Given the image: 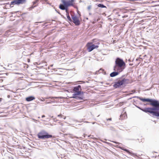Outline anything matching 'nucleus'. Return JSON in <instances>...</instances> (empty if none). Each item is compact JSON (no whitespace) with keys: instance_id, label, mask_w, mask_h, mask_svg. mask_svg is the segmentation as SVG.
<instances>
[{"instance_id":"nucleus-14","label":"nucleus","mask_w":159,"mask_h":159,"mask_svg":"<svg viewBox=\"0 0 159 159\" xmlns=\"http://www.w3.org/2000/svg\"><path fill=\"white\" fill-rule=\"evenodd\" d=\"M119 72L118 71L113 72L110 74V76L111 77H114L118 75Z\"/></svg>"},{"instance_id":"nucleus-6","label":"nucleus","mask_w":159,"mask_h":159,"mask_svg":"<svg viewBox=\"0 0 159 159\" xmlns=\"http://www.w3.org/2000/svg\"><path fill=\"white\" fill-rule=\"evenodd\" d=\"M26 0H14L11 2L10 6L13 7L12 5L23 4L26 3Z\"/></svg>"},{"instance_id":"nucleus-37","label":"nucleus","mask_w":159,"mask_h":159,"mask_svg":"<svg viewBox=\"0 0 159 159\" xmlns=\"http://www.w3.org/2000/svg\"><path fill=\"white\" fill-rule=\"evenodd\" d=\"M133 94V93H130L129 94Z\"/></svg>"},{"instance_id":"nucleus-20","label":"nucleus","mask_w":159,"mask_h":159,"mask_svg":"<svg viewBox=\"0 0 159 159\" xmlns=\"http://www.w3.org/2000/svg\"><path fill=\"white\" fill-rule=\"evenodd\" d=\"M34 5L33 4L32 6L30 7L29 8L30 10H31V9H32L34 8L35 7H36L37 6H38V5L35 6H34Z\"/></svg>"},{"instance_id":"nucleus-27","label":"nucleus","mask_w":159,"mask_h":159,"mask_svg":"<svg viewBox=\"0 0 159 159\" xmlns=\"http://www.w3.org/2000/svg\"><path fill=\"white\" fill-rule=\"evenodd\" d=\"M131 92H133V93H135L136 92V91L134 90H132Z\"/></svg>"},{"instance_id":"nucleus-16","label":"nucleus","mask_w":159,"mask_h":159,"mask_svg":"<svg viewBox=\"0 0 159 159\" xmlns=\"http://www.w3.org/2000/svg\"><path fill=\"white\" fill-rule=\"evenodd\" d=\"M120 117H124V118H127V114L126 112H125L123 114H121L120 115Z\"/></svg>"},{"instance_id":"nucleus-35","label":"nucleus","mask_w":159,"mask_h":159,"mask_svg":"<svg viewBox=\"0 0 159 159\" xmlns=\"http://www.w3.org/2000/svg\"><path fill=\"white\" fill-rule=\"evenodd\" d=\"M63 118L64 119H66V117H64Z\"/></svg>"},{"instance_id":"nucleus-30","label":"nucleus","mask_w":159,"mask_h":159,"mask_svg":"<svg viewBox=\"0 0 159 159\" xmlns=\"http://www.w3.org/2000/svg\"><path fill=\"white\" fill-rule=\"evenodd\" d=\"M45 117V116L44 115H43L42 116V118H44Z\"/></svg>"},{"instance_id":"nucleus-36","label":"nucleus","mask_w":159,"mask_h":159,"mask_svg":"<svg viewBox=\"0 0 159 159\" xmlns=\"http://www.w3.org/2000/svg\"><path fill=\"white\" fill-rule=\"evenodd\" d=\"M133 65V64H129V65L130 66H132Z\"/></svg>"},{"instance_id":"nucleus-26","label":"nucleus","mask_w":159,"mask_h":159,"mask_svg":"<svg viewBox=\"0 0 159 159\" xmlns=\"http://www.w3.org/2000/svg\"><path fill=\"white\" fill-rule=\"evenodd\" d=\"M110 129L111 130H114V128L112 127H110Z\"/></svg>"},{"instance_id":"nucleus-15","label":"nucleus","mask_w":159,"mask_h":159,"mask_svg":"<svg viewBox=\"0 0 159 159\" xmlns=\"http://www.w3.org/2000/svg\"><path fill=\"white\" fill-rule=\"evenodd\" d=\"M66 12V15L67 18L68 20L70 21H72V20L69 15V13L68 11H67Z\"/></svg>"},{"instance_id":"nucleus-9","label":"nucleus","mask_w":159,"mask_h":159,"mask_svg":"<svg viewBox=\"0 0 159 159\" xmlns=\"http://www.w3.org/2000/svg\"><path fill=\"white\" fill-rule=\"evenodd\" d=\"M72 19L73 22L76 25H79L80 24V21L78 18L76 16L72 15Z\"/></svg>"},{"instance_id":"nucleus-43","label":"nucleus","mask_w":159,"mask_h":159,"mask_svg":"<svg viewBox=\"0 0 159 159\" xmlns=\"http://www.w3.org/2000/svg\"><path fill=\"white\" fill-rule=\"evenodd\" d=\"M80 2H82V1L80 0Z\"/></svg>"},{"instance_id":"nucleus-39","label":"nucleus","mask_w":159,"mask_h":159,"mask_svg":"<svg viewBox=\"0 0 159 159\" xmlns=\"http://www.w3.org/2000/svg\"><path fill=\"white\" fill-rule=\"evenodd\" d=\"M40 100L41 101H43V100L41 99H40Z\"/></svg>"},{"instance_id":"nucleus-25","label":"nucleus","mask_w":159,"mask_h":159,"mask_svg":"<svg viewBox=\"0 0 159 159\" xmlns=\"http://www.w3.org/2000/svg\"><path fill=\"white\" fill-rule=\"evenodd\" d=\"M57 116L59 117H61V118H63L62 116H62L61 114H60L58 115Z\"/></svg>"},{"instance_id":"nucleus-29","label":"nucleus","mask_w":159,"mask_h":159,"mask_svg":"<svg viewBox=\"0 0 159 159\" xmlns=\"http://www.w3.org/2000/svg\"><path fill=\"white\" fill-rule=\"evenodd\" d=\"M30 59H27V61L28 62H30Z\"/></svg>"},{"instance_id":"nucleus-38","label":"nucleus","mask_w":159,"mask_h":159,"mask_svg":"<svg viewBox=\"0 0 159 159\" xmlns=\"http://www.w3.org/2000/svg\"><path fill=\"white\" fill-rule=\"evenodd\" d=\"M128 61H130V59H129Z\"/></svg>"},{"instance_id":"nucleus-45","label":"nucleus","mask_w":159,"mask_h":159,"mask_svg":"<svg viewBox=\"0 0 159 159\" xmlns=\"http://www.w3.org/2000/svg\"><path fill=\"white\" fill-rule=\"evenodd\" d=\"M132 98H130V99H132Z\"/></svg>"},{"instance_id":"nucleus-28","label":"nucleus","mask_w":159,"mask_h":159,"mask_svg":"<svg viewBox=\"0 0 159 159\" xmlns=\"http://www.w3.org/2000/svg\"><path fill=\"white\" fill-rule=\"evenodd\" d=\"M111 120V118H108V119H107V120Z\"/></svg>"},{"instance_id":"nucleus-32","label":"nucleus","mask_w":159,"mask_h":159,"mask_svg":"<svg viewBox=\"0 0 159 159\" xmlns=\"http://www.w3.org/2000/svg\"><path fill=\"white\" fill-rule=\"evenodd\" d=\"M50 97H47V98H46V99H49V98H50Z\"/></svg>"},{"instance_id":"nucleus-12","label":"nucleus","mask_w":159,"mask_h":159,"mask_svg":"<svg viewBox=\"0 0 159 159\" xmlns=\"http://www.w3.org/2000/svg\"><path fill=\"white\" fill-rule=\"evenodd\" d=\"M59 8L62 10H65L66 11H68V8L66 7L65 6V5L62 4H60L59 7Z\"/></svg>"},{"instance_id":"nucleus-5","label":"nucleus","mask_w":159,"mask_h":159,"mask_svg":"<svg viewBox=\"0 0 159 159\" xmlns=\"http://www.w3.org/2000/svg\"><path fill=\"white\" fill-rule=\"evenodd\" d=\"M140 110H142L143 111L145 112H149L151 114H152L153 116L157 117V113L155 111H152L153 109H151V108L148 107L144 109H143L140 108V107H137Z\"/></svg>"},{"instance_id":"nucleus-41","label":"nucleus","mask_w":159,"mask_h":159,"mask_svg":"<svg viewBox=\"0 0 159 159\" xmlns=\"http://www.w3.org/2000/svg\"><path fill=\"white\" fill-rule=\"evenodd\" d=\"M95 122H93V123H92V124H95Z\"/></svg>"},{"instance_id":"nucleus-34","label":"nucleus","mask_w":159,"mask_h":159,"mask_svg":"<svg viewBox=\"0 0 159 159\" xmlns=\"http://www.w3.org/2000/svg\"><path fill=\"white\" fill-rule=\"evenodd\" d=\"M46 103H51V102H46Z\"/></svg>"},{"instance_id":"nucleus-19","label":"nucleus","mask_w":159,"mask_h":159,"mask_svg":"<svg viewBox=\"0 0 159 159\" xmlns=\"http://www.w3.org/2000/svg\"><path fill=\"white\" fill-rule=\"evenodd\" d=\"M120 149H121L122 150H124L128 152H129V150L127 149H125L124 148H123V147H119Z\"/></svg>"},{"instance_id":"nucleus-4","label":"nucleus","mask_w":159,"mask_h":159,"mask_svg":"<svg viewBox=\"0 0 159 159\" xmlns=\"http://www.w3.org/2000/svg\"><path fill=\"white\" fill-rule=\"evenodd\" d=\"M37 136L39 138L41 139H48L52 137V135L49 134L47 132L43 130L39 132Z\"/></svg>"},{"instance_id":"nucleus-8","label":"nucleus","mask_w":159,"mask_h":159,"mask_svg":"<svg viewBox=\"0 0 159 159\" xmlns=\"http://www.w3.org/2000/svg\"><path fill=\"white\" fill-rule=\"evenodd\" d=\"M61 2L64 4L65 5V6L68 8V7L69 6H73V3L74 2V0H69L68 1H66L65 0H62Z\"/></svg>"},{"instance_id":"nucleus-2","label":"nucleus","mask_w":159,"mask_h":159,"mask_svg":"<svg viewBox=\"0 0 159 159\" xmlns=\"http://www.w3.org/2000/svg\"><path fill=\"white\" fill-rule=\"evenodd\" d=\"M125 64L122 59L117 58L115 61V65L114 67V70L121 72L125 69Z\"/></svg>"},{"instance_id":"nucleus-22","label":"nucleus","mask_w":159,"mask_h":159,"mask_svg":"<svg viewBox=\"0 0 159 159\" xmlns=\"http://www.w3.org/2000/svg\"><path fill=\"white\" fill-rule=\"evenodd\" d=\"M91 7H92V6H91V5H90L88 7H87V9H88L89 10H90L91 9Z\"/></svg>"},{"instance_id":"nucleus-17","label":"nucleus","mask_w":159,"mask_h":159,"mask_svg":"<svg viewBox=\"0 0 159 159\" xmlns=\"http://www.w3.org/2000/svg\"><path fill=\"white\" fill-rule=\"evenodd\" d=\"M98 6L99 7L101 8H106V6H104L103 4H99L98 5Z\"/></svg>"},{"instance_id":"nucleus-21","label":"nucleus","mask_w":159,"mask_h":159,"mask_svg":"<svg viewBox=\"0 0 159 159\" xmlns=\"http://www.w3.org/2000/svg\"><path fill=\"white\" fill-rule=\"evenodd\" d=\"M39 0H35V1L33 2V4L34 5L36 4L38 2Z\"/></svg>"},{"instance_id":"nucleus-10","label":"nucleus","mask_w":159,"mask_h":159,"mask_svg":"<svg viewBox=\"0 0 159 159\" xmlns=\"http://www.w3.org/2000/svg\"><path fill=\"white\" fill-rule=\"evenodd\" d=\"M74 93L73 94V98H75L76 99H78L77 98L78 97L77 96L78 95L81 94H83V92H74Z\"/></svg>"},{"instance_id":"nucleus-40","label":"nucleus","mask_w":159,"mask_h":159,"mask_svg":"<svg viewBox=\"0 0 159 159\" xmlns=\"http://www.w3.org/2000/svg\"><path fill=\"white\" fill-rule=\"evenodd\" d=\"M89 14L90 15H91V13H89Z\"/></svg>"},{"instance_id":"nucleus-33","label":"nucleus","mask_w":159,"mask_h":159,"mask_svg":"<svg viewBox=\"0 0 159 159\" xmlns=\"http://www.w3.org/2000/svg\"><path fill=\"white\" fill-rule=\"evenodd\" d=\"M7 97L8 98H9L10 97V96L9 95H7Z\"/></svg>"},{"instance_id":"nucleus-7","label":"nucleus","mask_w":159,"mask_h":159,"mask_svg":"<svg viewBox=\"0 0 159 159\" xmlns=\"http://www.w3.org/2000/svg\"><path fill=\"white\" fill-rule=\"evenodd\" d=\"M88 50L89 52H91L95 48H98V45L93 44L92 43H88L87 44Z\"/></svg>"},{"instance_id":"nucleus-13","label":"nucleus","mask_w":159,"mask_h":159,"mask_svg":"<svg viewBox=\"0 0 159 159\" xmlns=\"http://www.w3.org/2000/svg\"><path fill=\"white\" fill-rule=\"evenodd\" d=\"M35 99V97L33 96H30L27 97L26 98V101L29 102L32 101Z\"/></svg>"},{"instance_id":"nucleus-18","label":"nucleus","mask_w":159,"mask_h":159,"mask_svg":"<svg viewBox=\"0 0 159 159\" xmlns=\"http://www.w3.org/2000/svg\"><path fill=\"white\" fill-rule=\"evenodd\" d=\"M120 149H121L122 150H124L128 152H129V150L127 149H125L124 148H123V147H119Z\"/></svg>"},{"instance_id":"nucleus-44","label":"nucleus","mask_w":159,"mask_h":159,"mask_svg":"<svg viewBox=\"0 0 159 159\" xmlns=\"http://www.w3.org/2000/svg\"><path fill=\"white\" fill-rule=\"evenodd\" d=\"M80 99H82V98H80Z\"/></svg>"},{"instance_id":"nucleus-1","label":"nucleus","mask_w":159,"mask_h":159,"mask_svg":"<svg viewBox=\"0 0 159 159\" xmlns=\"http://www.w3.org/2000/svg\"><path fill=\"white\" fill-rule=\"evenodd\" d=\"M137 98L143 102H150V105L152 106V107H150L153 109L152 111L158 113L159 111V102L157 100L150 99L149 98H143L140 97L134 96L132 98Z\"/></svg>"},{"instance_id":"nucleus-11","label":"nucleus","mask_w":159,"mask_h":159,"mask_svg":"<svg viewBox=\"0 0 159 159\" xmlns=\"http://www.w3.org/2000/svg\"><path fill=\"white\" fill-rule=\"evenodd\" d=\"M81 90V86L78 85L74 88L73 91L74 92H81L80 90Z\"/></svg>"},{"instance_id":"nucleus-31","label":"nucleus","mask_w":159,"mask_h":159,"mask_svg":"<svg viewBox=\"0 0 159 159\" xmlns=\"http://www.w3.org/2000/svg\"><path fill=\"white\" fill-rule=\"evenodd\" d=\"M50 102H51H51H55V101L54 100L53 101H51Z\"/></svg>"},{"instance_id":"nucleus-3","label":"nucleus","mask_w":159,"mask_h":159,"mask_svg":"<svg viewBox=\"0 0 159 159\" xmlns=\"http://www.w3.org/2000/svg\"><path fill=\"white\" fill-rule=\"evenodd\" d=\"M129 82V80L127 79L123 78L121 80H118L117 82H115L113 85L115 88H119L121 86L127 84Z\"/></svg>"},{"instance_id":"nucleus-23","label":"nucleus","mask_w":159,"mask_h":159,"mask_svg":"<svg viewBox=\"0 0 159 159\" xmlns=\"http://www.w3.org/2000/svg\"><path fill=\"white\" fill-rule=\"evenodd\" d=\"M50 98L51 99H52L53 98H59V97H50Z\"/></svg>"},{"instance_id":"nucleus-42","label":"nucleus","mask_w":159,"mask_h":159,"mask_svg":"<svg viewBox=\"0 0 159 159\" xmlns=\"http://www.w3.org/2000/svg\"><path fill=\"white\" fill-rule=\"evenodd\" d=\"M85 122H86V123H88V121H85Z\"/></svg>"},{"instance_id":"nucleus-24","label":"nucleus","mask_w":159,"mask_h":159,"mask_svg":"<svg viewBox=\"0 0 159 159\" xmlns=\"http://www.w3.org/2000/svg\"><path fill=\"white\" fill-rule=\"evenodd\" d=\"M113 142L116 143V144H121L120 143H119L118 142H115V141H112Z\"/></svg>"}]
</instances>
